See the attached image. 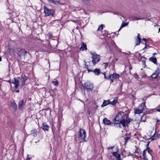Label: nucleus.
Segmentation results:
<instances>
[{"mask_svg":"<svg viewBox=\"0 0 160 160\" xmlns=\"http://www.w3.org/2000/svg\"><path fill=\"white\" fill-rule=\"evenodd\" d=\"M28 79V77L26 76H24L23 77L18 78L17 79L14 78V80L12 81L11 82L14 84L15 85L14 87V91L18 93L19 92V90L18 88L19 86H23L25 84V82Z\"/></svg>","mask_w":160,"mask_h":160,"instance_id":"obj_1","label":"nucleus"},{"mask_svg":"<svg viewBox=\"0 0 160 160\" xmlns=\"http://www.w3.org/2000/svg\"><path fill=\"white\" fill-rule=\"evenodd\" d=\"M145 103V102L142 103L139 106L138 108L134 110V113L135 114H140L143 112L144 110L146 109V107Z\"/></svg>","mask_w":160,"mask_h":160,"instance_id":"obj_2","label":"nucleus"},{"mask_svg":"<svg viewBox=\"0 0 160 160\" xmlns=\"http://www.w3.org/2000/svg\"><path fill=\"white\" fill-rule=\"evenodd\" d=\"M86 136V132L84 130L80 129L78 132V137L80 142L85 141V138Z\"/></svg>","mask_w":160,"mask_h":160,"instance_id":"obj_3","label":"nucleus"},{"mask_svg":"<svg viewBox=\"0 0 160 160\" xmlns=\"http://www.w3.org/2000/svg\"><path fill=\"white\" fill-rule=\"evenodd\" d=\"M82 86L87 91H92L94 88L93 84L89 82H86L82 84Z\"/></svg>","mask_w":160,"mask_h":160,"instance_id":"obj_4","label":"nucleus"},{"mask_svg":"<svg viewBox=\"0 0 160 160\" xmlns=\"http://www.w3.org/2000/svg\"><path fill=\"white\" fill-rule=\"evenodd\" d=\"M90 53L92 56V62L93 64H95L99 61L100 56L95 52H91Z\"/></svg>","mask_w":160,"mask_h":160,"instance_id":"obj_5","label":"nucleus"},{"mask_svg":"<svg viewBox=\"0 0 160 160\" xmlns=\"http://www.w3.org/2000/svg\"><path fill=\"white\" fill-rule=\"evenodd\" d=\"M123 116L125 117L126 116L123 113H118L116 115L115 119L116 121L118 122H122V121L125 122V120L123 118Z\"/></svg>","mask_w":160,"mask_h":160,"instance_id":"obj_6","label":"nucleus"},{"mask_svg":"<svg viewBox=\"0 0 160 160\" xmlns=\"http://www.w3.org/2000/svg\"><path fill=\"white\" fill-rule=\"evenodd\" d=\"M44 12L45 16H48L50 15H52V16H53L55 13V11L54 10L49 9L46 6L44 7Z\"/></svg>","mask_w":160,"mask_h":160,"instance_id":"obj_7","label":"nucleus"},{"mask_svg":"<svg viewBox=\"0 0 160 160\" xmlns=\"http://www.w3.org/2000/svg\"><path fill=\"white\" fill-rule=\"evenodd\" d=\"M120 76L119 74H118L116 73H113L112 74H111L108 77V78H109V80L111 82H113L114 81L116 80L117 79H118Z\"/></svg>","mask_w":160,"mask_h":160,"instance_id":"obj_8","label":"nucleus"},{"mask_svg":"<svg viewBox=\"0 0 160 160\" xmlns=\"http://www.w3.org/2000/svg\"><path fill=\"white\" fill-rule=\"evenodd\" d=\"M114 126L119 128H125V122L124 121L122 122H115L114 124Z\"/></svg>","mask_w":160,"mask_h":160,"instance_id":"obj_9","label":"nucleus"},{"mask_svg":"<svg viewBox=\"0 0 160 160\" xmlns=\"http://www.w3.org/2000/svg\"><path fill=\"white\" fill-rule=\"evenodd\" d=\"M160 73V64H159L158 66V68L156 71L153 73L151 77L152 78L155 79L157 78V76Z\"/></svg>","mask_w":160,"mask_h":160,"instance_id":"obj_10","label":"nucleus"},{"mask_svg":"<svg viewBox=\"0 0 160 160\" xmlns=\"http://www.w3.org/2000/svg\"><path fill=\"white\" fill-rule=\"evenodd\" d=\"M152 132H153V134L152 135L151 134V139L152 140L157 139L159 137L158 133L157 132L156 130H155L154 131V129H153Z\"/></svg>","mask_w":160,"mask_h":160,"instance_id":"obj_11","label":"nucleus"},{"mask_svg":"<svg viewBox=\"0 0 160 160\" xmlns=\"http://www.w3.org/2000/svg\"><path fill=\"white\" fill-rule=\"evenodd\" d=\"M27 53V52L24 49H21L18 51V54L20 57L25 56Z\"/></svg>","mask_w":160,"mask_h":160,"instance_id":"obj_12","label":"nucleus"},{"mask_svg":"<svg viewBox=\"0 0 160 160\" xmlns=\"http://www.w3.org/2000/svg\"><path fill=\"white\" fill-rule=\"evenodd\" d=\"M81 44V46L80 47V50L82 51L87 50V49L86 44L83 42H82Z\"/></svg>","mask_w":160,"mask_h":160,"instance_id":"obj_13","label":"nucleus"},{"mask_svg":"<svg viewBox=\"0 0 160 160\" xmlns=\"http://www.w3.org/2000/svg\"><path fill=\"white\" fill-rule=\"evenodd\" d=\"M103 123L105 125H109L111 124V122L110 121L108 120L107 118H105L103 119Z\"/></svg>","mask_w":160,"mask_h":160,"instance_id":"obj_14","label":"nucleus"},{"mask_svg":"<svg viewBox=\"0 0 160 160\" xmlns=\"http://www.w3.org/2000/svg\"><path fill=\"white\" fill-rule=\"evenodd\" d=\"M113 155L117 158L118 160H121L120 155L119 154H118L117 152H112Z\"/></svg>","mask_w":160,"mask_h":160,"instance_id":"obj_15","label":"nucleus"},{"mask_svg":"<svg viewBox=\"0 0 160 160\" xmlns=\"http://www.w3.org/2000/svg\"><path fill=\"white\" fill-rule=\"evenodd\" d=\"M110 101L109 100H104L103 104L101 106L102 107H104L108 104H110Z\"/></svg>","mask_w":160,"mask_h":160,"instance_id":"obj_16","label":"nucleus"},{"mask_svg":"<svg viewBox=\"0 0 160 160\" xmlns=\"http://www.w3.org/2000/svg\"><path fill=\"white\" fill-rule=\"evenodd\" d=\"M47 1L50 3H54L55 4H58L59 3V2L58 1H55L54 0H47Z\"/></svg>","mask_w":160,"mask_h":160,"instance_id":"obj_17","label":"nucleus"},{"mask_svg":"<svg viewBox=\"0 0 160 160\" xmlns=\"http://www.w3.org/2000/svg\"><path fill=\"white\" fill-rule=\"evenodd\" d=\"M149 60L150 61L152 62L154 64H156L157 59L156 58H154L153 57H152L149 58Z\"/></svg>","mask_w":160,"mask_h":160,"instance_id":"obj_18","label":"nucleus"},{"mask_svg":"<svg viewBox=\"0 0 160 160\" xmlns=\"http://www.w3.org/2000/svg\"><path fill=\"white\" fill-rule=\"evenodd\" d=\"M31 135H32L33 137H36L37 136V130L35 129L32 130L31 131Z\"/></svg>","mask_w":160,"mask_h":160,"instance_id":"obj_19","label":"nucleus"},{"mask_svg":"<svg viewBox=\"0 0 160 160\" xmlns=\"http://www.w3.org/2000/svg\"><path fill=\"white\" fill-rule=\"evenodd\" d=\"M93 72L94 73L97 75H99L100 72V70L99 69L96 68L93 71Z\"/></svg>","mask_w":160,"mask_h":160,"instance_id":"obj_20","label":"nucleus"},{"mask_svg":"<svg viewBox=\"0 0 160 160\" xmlns=\"http://www.w3.org/2000/svg\"><path fill=\"white\" fill-rule=\"evenodd\" d=\"M117 102V98H114L112 101L111 102L110 101V104L113 105H115Z\"/></svg>","mask_w":160,"mask_h":160,"instance_id":"obj_21","label":"nucleus"},{"mask_svg":"<svg viewBox=\"0 0 160 160\" xmlns=\"http://www.w3.org/2000/svg\"><path fill=\"white\" fill-rule=\"evenodd\" d=\"M112 152H115V153L118 152L119 151V149L118 147H114V148L112 149Z\"/></svg>","mask_w":160,"mask_h":160,"instance_id":"obj_22","label":"nucleus"},{"mask_svg":"<svg viewBox=\"0 0 160 160\" xmlns=\"http://www.w3.org/2000/svg\"><path fill=\"white\" fill-rule=\"evenodd\" d=\"M24 103V101L23 100H22L20 101L18 104V107L19 108H21L22 106L23 105Z\"/></svg>","mask_w":160,"mask_h":160,"instance_id":"obj_23","label":"nucleus"},{"mask_svg":"<svg viewBox=\"0 0 160 160\" xmlns=\"http://www.w3.org/2000/svg\"><path fill=\"white\" fill-rule=\"evenodd\" d=\"M42 128L44 130H48L49 128V127L47 125L46 123L43 124Z\"/></svg>","mask_w":160,"mask_h":160,"instance_id":"obj_24","label":"nucleus"},{"mask_svg":"<svg viewBox=\"0 0 160 160\" xmlns=\"http://www.w3.org/2000/svg\"><path fill=\"white\" fill-rule=\"evenodd\" d=\"M148 152V153L149 154H150V152H149V150L148 148H147L144 150L143 152L142 157L146 156V152Z\"/></svg>","mask_w":160,"mask_h":160,"instance_id":"obj_25","label":"nucleus"},{"mask_svg":"<svg viewBox=\"0 0 160 160\" xmlns=\"http://www.w3.org/2000/svg\"><path fill=\"white\" fill-rule=\"evenodd\" d=\"M126 119H125V126H126V124L127 123H128L130 122L131 121V119L130 118H128L127 117H126Z\"/></svg>","mask_w":160,"mask_h":160,"instance_id":"obj_26","label":"nucleus"},{"mask_svg":"<svg viewBox=\"0 0 160 160\" xmlns=\"http://www.w3.org/2000/svg\"><path fill=\"white\" fill-rule=\"evenodd\" d=\"M142 18H139L136 17H132L131 19L132 21L138 20L140 19H142Z\"/></svg>","mask_w":160,"mask_h":160,"instance_id":"obj_27","label":"nucleus"},{"mask_svg":"<svg viewBox=\"0 0 160 160\" xmlns=\"http://www.w3.org/2000/svg\"><path fill=\"white\" fill-rule=\"evenodd\" d=\"M52 83L54 86H57L58 84V82L56 80H54L52 81Z\"/></svg>","mask_w":160,"mask_h":160,"instance_id":"obj_28","label":"nucleus"},{"mask_svg":"<svg viewBox=\"0 0 160 160\" xmlns=\"http://www.w3.org/2000/svg\"><path fill=\"white\" fill-rule=\"evenodd\" d=\"M127 25V24H126V23H122V24H121V27L119 29V30H118V32H119L120 30L123 27L126 26V25Z\"/></svg>","mask_w":160,"mask_h":160,"instance_id":"obj_29","label":"nucleus"},{"mask_svg":"<svg viewBox=\"0 0 160 160\" xmlns=\"http://www.w3.org/2000/svg\"><path fill=\"white\" fill-rule=\"evenodd\" d=\"M103 28V25L102 24L98 28L97 31H101L102 30V29Z\"/></svg>","mask_w":160,"mask_h":160,"instance_id":"obj_30","label":"nucleus"},{"mask_svg":"<svg viewBox=\"0 0 160 160\" xmlns=\"http://www.w3.org/2000/svg\"><path fill=\"white\" fill-rule=\"evenodd\" d=\"M140 42L141 39H137L136 42V45H138L140 43Z\"/></svg>","mask_w":160,"mask_h":160,"instance_id":"obj_31","label":"nucleus"},{"mask_svg":"<svg viewBox=\"0 0 160 160\" xmlns=\"http://www.w3.org/2000/svg\"><path fill=\"white\" fill-rule=\"evenodd\" d=\"M12 105H13L14 107L16 108L17 105L15 102H12Z\"/></svg>","mask_w":160,"mask_h":160,"instance_id":"obj_32","label":"nucleus"},{"mask_svg":"<svg viewBox=\"0 0 160 160\" xmlns=\"http://www.w3.org/2000/svg\"><path fill=\"white\" fill-rule=\"evenodd\" d=\"M90 0H82V1L84 3H87Z\"/></svg>","mask_w":160,"mask_h":160,"instance_id":"obj_33","label":"nucleus"},{"mask_svg":"<svg viewBox=\"0 0 160 160\" xmlns=\"http://www.w3.org/2000/svg\"><path fill=\"white\" fill-rule=\"evenodd\" d=\"M103 74L104 75V78H105L106 79H109V78H108V77H107L106 76V75H105V73H103Z\"/></svg>","mask_w":160,"mask_h":160,"instance_id":"obj_34","label":"nucleus"},{"mask_svg":"<svg viewBox=\"0 0 160 160\" xmlns=\"http://www.w3.org/2000/svg\"><path fill=\"white\" fill-rule=\"evenodd\" d=\"M114 148V147H108L107 148V149L108 150L112 149Z\"/></svg>","mask_w":160,"mask_h":160,"instance_id":"obj_35","label":"nucleus"},{"mask_svg":"<svg viewBox=\"0 0 160 160\" xmlns=\"http://www.w3.org/2000/svg\"><path fill=\"white\" fill-rule=\"evenodd\" d=\"M142 158L144 160H148V158L146 157V156L143 157Z\"/></svg>","mask_w":160,"mask_h":160,"instance_id":"obj_36","label":"nucleus"},{"mask_svg":"<svg viewBox=\"0 0 160 160\" xmlns=\"http://www.w3.org/2000/svg\"><path fill=\"white\" fill-rule=\"evenodd\" d=\"M137 39H141V38L140 37V36H139V34H138L137 37Z\"/></svg>","mask_w":160,"mask_h":160,"instance_id":"obj_37","label":"nucleus"},{"mask_svg":"<svg viewBox=\"0 0 160 160\" xmlns=\"http://www.w3.org/2000/svg\"><path fill=\"white\" fill-rule=\"evenodd\" d=\"M103 64H105L104 66H105V68H106L107 67V66H108V63H104Z\"/></svg>","mask_w":160,"mask_h":160,"instance_id":"obj_38","label":"nucleus"},{"mask_svg":"<svg viewBox=\"0 0 160 160\" xmlns=\"http://www.w3.org/2000/svg\"><path fill=\"white\" fill-rule=\"evenodd\" d=\"M47 36H48L49 37V38H51V36L50 34H47Z\"/></svg>","mask_w":160,"mask_h":160,"instance_id":"obj_39","label":"nucleus"},{"mask_svg":"<svg viewBox=\"0 0 160 160\" xmlns=\"http://www.w3.org/2000/svg\"><path fill=\"white\" fill-rule=\"evenodd\" d=\"M88 72H93V71H92V70H90L89 69H88Z\"/></svg>","mask_w":160,"mask_h":160,"instance_id":"obj_40","label":"nucleus"},{"mask_svg":"<svg viewBox=\"0 0 160 160\" xmlns=\"http://www.w3.org/2000/svg\"><path fill=\"white\" fill-rule=\"evenodd\" d=\"M142 121L143 122H145V120H142V118L141 119V121H142Z\"/></svg>","mask_w":160,"mask_h":160,"instance_id":"obj_41","label":"nucleus"},{"mask_svg":"<svg viewBox=\"0 0 160 160\" xmlns=\"http://www.w3.org/2000/svg\"><path fill=\"white\" fill-rule=\"evenodd\" d=\"M30 160V158H28L26 160Z\"/></svg>","mask_w":160,"mask_h":160,"instance_id":"obj_42","label":"nucleus"},{"mask_svg":"<svg viewBox=\"0 0 160 160\" xmlns=\"http://www.w3.org/2000/svg\"><path fill=\"white\" fill-rule=\"evenodd\" d=\"M146 99V98H142V99L143 100H144V99Z\"/></svg>","mask_w":160,"mask_h":160,"instance_id":"obj_43","label":"nucleus"},{"mask_svg":"<svg viewBox=\"0 0 160 160\" xmlns=\"http://www.w3.org/2000/svg\"><path fill=\"white\" fill-rule=\"evenodd\" d=\"M13 51V50H11H11H9V52H11V51Z\"/></svg>","mask_w":160,"mask_h":160,"instance_id":"obj_44","label":"nucleus"},{"mask_svg":"<svg viewBox=\"0 0 160 160\" xmlns=\"http://www.w3.org/2000/svg\"><path fill=\"white\" fill-rule=\"evenodd\" d=\"M160 31V28H159V31H158V32H159Z\"/></svg>","mask_w":160,"mask_h":160,"instance_id":"obj_45","label":"nucleus"},{"mask_svg":"<svg viewBox=\"0 0 160 160\" xmlns=\"http://www.w3.org/2000/svg\"><path fill=\"white\" fill-rule=\"evenodd\" d=\"M1 60H2L1 58V57H0V62L1 61Z\"/></svg>","mask_w":160,"mask_h":160,"instance_id":"obj_46","label":"nucleus"},{"mask_svg":"<svg viewBox=\"0 0 160 160\" xmlns=\"http://www.w3.org/2000/svg\"><path fill=\"white\" fill-rule=\"evenodd\" d=\"M143 40H144V41H146V39H145V38H143Z\"/></svg>","mask_w":160,"mask_h":160,"instance_id":"obj_47","label":"nucleus"},{"mask_svg":"<svg viewBox=\"0 0 160 160\" xmlns=\"http://www.w3.org/2000/svg\"><path fill=\"white\" fill-rule=\"evenodd\" d=\"M156 53H153V55H154L155 54H156Z\"/></svg>","mask_w":160,"mask_h":160,"instance_id":"obj_48","label":"nucleus"},{"mask_svg":"<svg viewBox=\"0 0 160 160\" xmlns=\"http://www.w3.org/2000/svg\"><path fill=\"white\" fill-rule=\"evenodd\" d=\"M123 53L125 54H127V53H126V52H123Z\"/></svg>","mask_w":160,"mask_h":160,"instance_id":"obj_49","label":"nucleus"},{"mask_svg":"<svg viewBox=\"0 0 160 160\" xmlns=\"http://www.w3.org/2000/svg\"><path fill=\"white\" fill-rule=\"evenodd\" d=\"M113 13L114 14H116V13H115V12H113Z\"/></svg>","mask_w":160,"mask_h":160,"instance_id":"obj_50","label":"nucleus"},{"mask_svg":"<svg viewBox=\"0 0 160 160\" xmlns=\"http://www.w3.org/2000/svg\"><path fill=\"white\" fill-rule=\"evenodd\" d=\"M10 68H9V71H10Z\"/></svg>","mask_w":160,"mask_h":160,"instance_id":"obj_51","label":"nucleus"},{"mask_svg":"<svg viewBox=\"0 0 160 160\" xmlns=\"http://www.w3.org/2000/svg\"><path fill=\"white\" fill-rule=\"evenodd\" d=\"M159 112H160V110H159Z\"/></svg>","mask_w":160,"mask_h":160,"instance_id":"obj_52","label":"nucleus"}]
</instances>
